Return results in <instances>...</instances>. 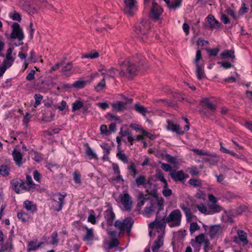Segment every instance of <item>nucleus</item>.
I'll use <instances>...</instances> for the list:
<instances>
[{"label": "nucleus", "instance_id": "nucleus-55", "mask_svg": "<svg viewBox=\"0 0 252 252\" xmlns=\"http://www.w3.org/2000/svg\"><path fill=\"white\" fill-rule=\"evenodd\" d=\"M119 243L117 239H112L108 245L109 249H111L113 248L116 247L119 245Z\"/></svg>", "mask_w": 252, "mask_h": 252}, {"label": "nucleus", "instance_id": "nucleus-29", "mask_svg": "<svg viewBox=\"0 0 252 252\" xmlns=\"http://www.w3.org/2000/svg\"><path fill=\"white\" fill-rule=\"evenodd\" d=\"M86 155L90 159H96L97 158V156L96 153L94 152V150L91 148L88 144L86 145V150L85 151Z\"/></svg>", "mask_w": 252, "mask_h": 252}, {"label": "nucleus", "instance_id": "nucleus-59", "mask_svg": "<svg viewBox=\"0 0 252 252\" xmlns=\"http://www.w3.org/2000/svg\"><path fill=\"white\" fill-rule=\"evenodd\" d=\"M10 66H8L7 64L4 63V62H3L0 67V77L2 76L7 68L10 67Z\"/></svg>", "mask_w": 252, "mask_h": 252}, {"label": "nucleus", "instance_id": "nucleus-12", "mask_svg": "<svg viewBox=\"0 0 252 252\" xmlns=\"http://www.w3.org/2000/svg\"><path fill=\"white\" fill-rule=\"evenodd\" d=\"M237 236L233 238V242L238 245L246 246L248 244L247 234L242 230H238L237 232Z\"/></svg>", "mask_w": 252, "mask_h": 252}, {"label": "nucleus", "instance_id": "nucleus-9", "mask_svg": "<svg viewBox=\"0 0 252 252\" xmlns=\"http://www.w3.org/2000/svg\"><path fill=\"white\" fill-rule=\"evenodd\" d=\"M203 227L206 231L208 229V234L211 239L218 237L222 232V229L220 225L216 224L210 226L203 225Z\"/></svg>", "mask_w": 252, "mask_h": 252}, {"label": "nucleus", "instance_id": "nucleus-48", "mask_svg": "<svg viewBox=\"0 0 252 252\" xmlns=\"http://www.w3.org/2000/svg\"><path fill=\"white\" fill-rule=\"evenodd\" d=\"M72 68V64L71 63H69L63 67L62 71L64 74L67 75L68 72L71 71Z\"/></svg>", "mask_w": 252, "mask_h": 252}, {"label": "nucleus", "instance_id": "nucleus-31", "mask_svg": "<svg viewBox=\"0 0 252 252\" xmlns=\"http://www.w3.org/2000/svg\"><path fill=\"white\" fill-rule=\"evenodd\" d=\"M134 108L137 112L141 114L144 116H146V114L148 112L147 108L140 103L135 104Z\"/></svg>", "mask_w": 252, "mask_h": 252}, {"label": "nucleus", "instance_id": "nucleus-47", "mask_svg": "<svg viewBox=\"0 0 252 252\" xmlns=\"http://www.w3.org/2000/svg\"><path fill=\"white\" fill-rule=\"evenodd\" d=\"M99 57V54L98 52L96 51L92 52L88 54H87L83 56V58H89V59H95Z\"/></svg>", "mask_w": 252, "mask_h": 252}, {"label": "nucleus", "instance_id": "nucleus-3", "mask_svg": "<svg viewBox=\"0 0 252 252\" xmlns=\"http://www.w3.org/2000/svg\"><path fill=\"white\" fill-rule=\"evenodd\" d=\"M12 32L9 35V38L12 39H17L19 43L15 44L16 46H18L23 44L22 40L24 38V33L22 29L20 27L17 23H13L11 25Z\"/></svg>", "mask_w": 252, "mask_h": 252}, {"label": "nucleus", "instance_id": "nucleus-7", "mask_svg": "<svg viewBox=\"0 0 252 252\" xmlns=\"http://www.w3.org/2000/svg\"><path fill=\"white\" fill-rule=\"evenodd\" d=\"M151 28L150 23L148 20L142 19L140 22L135 26V31L137 34H146Z\"/></svg>", "mask_w": 252, "mask_h": 252}, {"label": "nucleus", "instance_id": "nucleus-4", "mask_svg": "<svg viewBox=\"0 0 252 252\" xmlns=\"http://www.w3.org/2000/svg\"><path fill=\"white\" fill-rule=\"evenodd\" d=\"M166 223L167 222L164 217H157L154 221L149 224V226L152 228H156L160 235H163Z\"/></svg>", "mask_w": 252, "mask_h": 252}, {"label": "nucleus", "instance_id": "nucleus-57", "mask_svg": "<svg viewBox=\"0 0 252 252\" xmlns=\"http://www.w3.org/2000/svg\"><path fill=\"white\" fill-rule=\"evenodd\" d=\"M189 183L194 187H199L201 185V183L200 180L194 179H190L189 180Z\"/></svg>", "mask_w": 252, "mask_h": 252}, {"label": "nucleus", "instance_id": "nucleus-51", "mask_svg": "<svg viewBox=\"0 0 252 252\" xmlns=\"http://www.w3.org/2000/svg\"><path fill=\"white\" fill-rule=\"evenodd\" d=\"M198 210L202 213L205 214H210V213L207 211V207L203 204H199L197 206Z\"/></svg>", "mask_w": 252, "mask_h": 252}, {"label": "nucleus", "instance_id": "nucleus-60", "mask_svg": "<svg viewBox=\"0 0 252 252\" xmlns=\"http://www.w3.org/2000/svg\"><path fill=\"white\" fill-rule=\"evenodd\" d=\"M58 233L56 231L54 232L52 234V241L51 244L53 245H57L58 242Z\"/></svg>", "mask_w": 252, "mask_h": 252}, {"label": "nucleus", "instance_id": "nucleus-39", "mask_svg": "<svg viewBox=\"0 0 252 252\" xmlns=\"http://www.w3.org/2000/svg\"><path fill=\"white\" fill-rule=\"evenodd\" d=\"M106 87L105 79H103L94 86V90L97 92H99L104 89Z\"/></svg>", "mask_w": 252, "mask_h": 252}, {"label": "nucleus", "instance_id": "nucleus-34", "mask_svg": "<svg viewBox=\"0 0 252 252\" xmlns=\"http://www.w3.org/2000/svg\"><path fill=\"white\" fill-rule=\"evenodd\" d=\"M201 101L210 110L214 111L216 109L215 105L208 98H203Z\"/></svg>", "mask_w": 252, "mask_h": 252}, {"label": "nucleus", "instance_id": "nucleus-43", "mask_svg": "<svg viewBox=\"0 0 252 252\" xmlns=\"http://www.w3.org/2000/svg\"><path fill=\"white\" fill-rule=\"evenodd\" d=\"M10 171V168L7 165H2L0 166V174L3 176H7Z\"/></svg>", "mask_w": 252, "mask_h": 252}, {"label": "nucleus", "instance_id": "nucleus-50", "mask_svg": "<svg viewBox=\"0 0 252 252\" xmlns=\"http://www.w3.org/2000/svg\"><path fill=\"white\" fill-rule=\"evenodd\" d=\"M249 8L247 4H246L244 2L242 4L241 7L239 9L238 11V14L239 15H243L245 13H246L248 11Z\"/></svg>", "mask_w": 252, "mask_h": 252}, {"label": "nucleus", "instance_id": "nucleus-44", "mask_svg": "<svg viewBox=\"0 0 252 252\" xmlns=\"http://www.w3.org/2000/svg\"><path fill=\"white\" fill-rule=\"evenodd\" d=\"M156 204L154 202L151 203L149 206H147L145 209V212L150 214L156 211Z\"/></svg>", "mask_w": 252, "mask_h": 252}, {"label": "nucleus", "instance_id": "nucleus-32", "mask_svg": "<svg viewBox=\"0 0 252 252\" xmlns=\"http://www.w3.org/2000/svg\"><path fill=\"white\" fill-rule=\"evenodd\" d=\"M17 217L18 219L21 220L23 222H26L30 219V216L24 211H20L17 213Z\"/></svg>", "mask_w": 252, "mask_h": 252}, {"label": "nucleus", "instance_id": "nucleus-10", "mask_svg": "<svg viewBox=\"0 0 252 252\" xmlns=\"http://www.w3.org/2000/svg\"><path fill=\"white\" fill-rule=\"evenodd\" d=\"M190 244L192 247H195L197 244H203L205 249L209 248L210 245L209 240L206 238L204 234H200L191 240Z\"/></svg>", "mask_w": 252, "mask_h": 252}, {"label": "nucleus", "instance_id": "nucleus-63", "mask_svg": "<svg viewBox=\"0 0 252 252\" xmlns=\"http://www.w3.org/2000/svg\"><path fill=\"white\" fill-rule=\"evenodd\" d=\"M201 53L200 50H197L196 53V57L194 60V63L195 65H199L198 61L201 59Z\"/></svg>", "mask_w": 252, "mask_h": 252}, {"label": "nucleus", "instance_id": "nucleus-25", "mask_svg": "<svg viewBox=\"0 0 252 252\" xmlns=\"http://www.w3.org/2000/svg\"><path fill=\"white\" fill-rule=\"evenodd\" d=\"M12 156L14 161L17 165L19 166L23 163V156L19 151L14 149L12 152Z\"/></svg>", "mask_w": 252, "mask_h": 252}, {"label": "nucleus", "instance_id": "nucleus-61", "mask_svg": "<svg viewBox=\"0 0 252 252\" xmlns=\"http://www.w3.org/2000/svg\"><path fill=\"white\" fill-rule=\"evenodd\" d=\"M145 200L146 198L143 196V195H140L138 198V206L139 207H141L143 206L144 204H145Z\"/></svg>", "mask_w": 252, "mask_h": 252}, {"label": "nucleus", "instance_id": "nucleus-54", "mask_svg": "<svg viewBox=\"0 0 252 252\" xmlns=\"http://www.w3.org/2000/svg\"><path fill=\"white\" fill-rule=\"evenodd\" d=\"M9 17L13 20L15 21H17L20 22L21 20V17L19 13L17 12H14L13 14L11 13L9 14Z\"/></svg>", "mask_w": 252, "mask_h": 252}, {"label": "nucleus", "instance_id": "nucleus-27", "mask_svg": "<svg viewBox=\"0 0 252 252\" xmlns=\"http://www.w3.org/2000/svg\"><path fill=\"white\" fill-rule=\"evenodd\" d=\"M221 59L230 58L232 60L235 59L234 52L233 50H225L220 55Z\"/></svg>", "mask_w": 252, "mask_h": 252}, {"label": "nucleus", "instance_id": "nucleus-23", "mask_svg": "<svg viewBox=\"0 0 252 252\" xmlns=\"http://www.w3.org/2000/svg\"><path fill=\"white\" fill-rule=\"evenodd\" d=\"M14 48L10 47L6 51V58L3 62L5 64H7L8 66H11L14 61V58L12 56V53Z\"/></svg>", "mask_w": 252, "mask_h": 252}, {"label": "nucleus", "instance_id": "nucleus-35", "mask_svg": "<svg viewBox=\"0 0 252 252\" xmlns=\"http://www.w3.org/2000/svg\"><path fill=\"white\" fill-rule=\"evenodd\" d=\"M84 103L81 100H77L72 104V112L78 110L83 107Z\"/></svg>", "mask_w": 252, "mask_h": 252}, {"label": "nucleus", "instance_id": "nucleus-41", "mask_svg": "<svg viewBox=\"0 0 252 252\" xmlns=\"http://www.w3.org/2000/svg\"><path fill=\"white\" fill-rule=\"evenodd\" d=\"M117 157L123 162L126 163L128 162L127 157L125 154L121 150H119L117 153Z\"/></svg>", "mask_w": 252, "mask_h": 252}, {"label": "nucleus", "instance_id": "nucleus-49", "mask_svg": "<svg viewBox=\"0 0 252 252\" xmlns=\"http://www.w3.org/2000/svg\"><path fill=\"white\" fill-rule=\"evenodd\" d=\"M34 98L35 99V104L34 105V107L36 108L40 104L41 101L43 99V96L39 94H35L34 95Z\"/></svg>", "mask_w": 252, "mask_h": 252}, {"label": "nucleus", "instance_id": "nucleus-62", "mask_svg": "<svg viewBox=\"0 0 252 252\" xmlns=\"http://www.w3.org/2000/svg\"><path fill=\"white\" fill-rule=\"evenodd\" d=\"M130 127L133 128L136 131H140L141 132H142L144 129L142 128V127L138 125L135 124H131L129 126Z\"/></svg>", "mask_w": 252, "mask_h": 252}, {"label": "nucleus", "instance_id": "nucleus-1", "mask_svg": "<svg viewBox=\"0 0 252 252\" xmlns=\"http://www.w3.org/2000/svg\"><path fill=\"white\" fill-rule=\"evenodd\" d=\"M120 65L122 68L121 74H125L129 78L136 75L137 70L133 62L129 60H126Z\"/></svg>", "mask_w": 252, "mask_h": 252}, {"label": "nucleus", "instance_id": "nucleus-18", "mask_svg": "<svg viewBox=\"0 0 252 252\" xmlns=\"http://www.w3.org/2000/svg\"><path fill=\"white\" fill-rule=\"evenodd\" d=\"M23 207L32 214L36 212V205L30 200H26L23 202Z\"/></svg>", "mask_w": 252, "mask_h": 252}, {"label": "nucleus", "instance_id": "nucleus-56", "mask_svg": "<svg viewBox=\"0 0 252 252\" xmlns=\"http://www.w3.org/2000/svg\"><path fill=\"white\" fill-rule=\"evenodd\" d=\"M156 177L159 180H160L161 182H162L164 184L163 186H165V187H166V186H168V184H167V181L165 179V178L162 174L159 173L157 174Z\"/></svg>", "mask_w": 252, "mask_h": 252}, {"label": "nucleus", "instance_id": "nucleus-22", "mask_svg": "<svg viewBox=\"0 0 252 252\" xmlns=\"http://www.w3.org/2000/svg\"><path fill=\"white\" fill-rule=\"evenodd\" d=\"M180 207L184 212L188 219L191 218V213L190 211V205L188 201L183 202L180 204Z\"/></svg>", "mask_w": 252, "mask_h": 252}, {"label": "nucleus", "instance_id": "nucleus-28", "mask_svg": "<svg viewBox=\"0 0 252 252\" xmlns=\"http://www.w3.org/2000/svg\"><path fill=\"white\" fill-rule=\"evenodd\" d=\"M182 1V0H172L171 2L169 0V3L166 4L170 9L175 10L181 6Z\"/></svg>", "mask_w": 252, "mask_h": 252}, {"label": "nucleus", "instance_id": "nucleus-14", "mask_svg": "<svg viewBox=\"0 0 252 252\" xmlns=\"http://www.w3.org/2000/svg\"><path fill=\"white\" fill-rule=\"evenodd\" d=\"M163 12L162 9L157 3L154 1L152 2V6L151 9L150 17L155 21L160 19V16Z\"/></svg>", "mask_w": 252, "mask_h": 252}, {"label": "nucleus", "instance_id": "nucleus-42", "mask_svg": "<svg viewBox=\"0 0 252 252\" xmlns=\"http://www.w3.org/2000/svg\"><path fill=\"white\" fill-rule=\"evenodd\" d=\"M146 179L145 176L140 175L135 179V182L137 187L145 185L146 183Z\"/></svg>", "mask_w": 252, "mask_h": 252}, {"label": "nucleus", "instance_id": "nucleus-45", "mask_svg": "<svg viewBox=\"0 0 252 252\" xmlns=\"http://www.w3.org/2000/svg\"><path fill=\"white\" fill-rule=\"evenodd\" d=\"M13 249V246L11 241L7 242L5 245L1 247L0 250L2 252H10Z\"/></svg>", "mask_w": 252, "mask_h": 252}, {"label": "nucleus", "instance_id": "nucleus-17", "mask_svg": "<svg viewBox=\"0 0 252 252\" xmlns=\"http://www.w3.org/2000/svg\"><path fill=\"white\" fill-rule=\"evenodd\" d=\"M104 218L108 225H112L115 218V214L114 213L111 206H109L104 212Z\"/></svg>", "mask_w": 252, "mask_h": 252}, {"label": "nucleus", "instance_id": "nucleus-58", "mask_svg": "<svg viewBox=\"0 0 252 252\" xmlns=\"http://www.w3.org/2000/svg\"><path fill=\"white\" fill-rule=\"evenodd\" d=\"M106 118L112 121H117L119 123H120V119L119 117L112 115L111 114H108L106 116Z\"/></svg>", "mask_w": 252, "mask_h": 252}, {"label": "nucleus", "instance_id": "nucleus-52", "mask_svg": "<svg viewBox=\"0 0 252 252\" xmlns=\"http://www.w3.org/2000/svg\"><path fill=\"white\" fill-rule=\"evenodd\" d=\"M168 186H163L162 189V194L165 197H169L172 194V191L171 189L167 188Z\"/></svg>", "mask_w": 252, "mask_h": 252}, {"label": "nucleus", "instance_id": "nucleus-38", "mask_svg": "<svg viewBox=\"0 0 252 252\" xmlns=\"http://www.w3.org/2000/svg\"><path fill=\"white\" fill-rule=\"evenodd\" d=\"M192 151L197 155H205L210 157H216L215 154H211L208 152H204L203 151L198 150L197 149H193Z\"/></svg>", "mask_w": 252, "mask_h": 252}, {"label": "nucleus", "instance_id": "nucleus-6", "mask_svg": "<svg viewBox=\"0 0 252 252\" xmlns=\"http://www.w3.org/2000/svg\"><path fill=\"white\" fill-rule=\"evenodd\" d=\"M64 197L65 195H62L59 193L53 194L52 197L53 208L55 211L59 212L62 209L63 206L64 204Z\"/></svg>", "mask_w": 252, "mask_h": 252}, {"label": "nucleus", "instance_id": "nucleus-26", "mask_svg": "<svg viewBox=\"0 0 252 252\" xmlns=\"http://www.w3.org/2000/svg\"><path fill=\"white\" fill-rule=\"evenodd\" d=\"M170 176L175 181H181L185 179V175L182 171H179L178 172L172 171L170 173Z\"/></svg>", "mask_w": 252, "mask_h": 252}, {"label": "nucleus", "instance_id": "nucleus-64", "mask_svg": "<svg viewBox=\"0 0 252 252\" xmlns=\"http://www.w3.org/2000/svg\"><path fill=\"white\" fill-rule=\"evenodd\" d=\"M219 51L218 48H213L208 50V53L210 56H215L218 54Z\"/></svg>", "mask_w": 252, "mask_h": 252}, {"label": "nucleus", "instance_id": "nucleus-46", "mask_svg": "<svg viewBox=\"0 0 252 252\" xmlns=\"http://www.w3.org/2000/svg\"><path fill=\"white\" fill-rule=\"evenodd\" d=\"M200 229V226L197 223V222H193L190 223L189 227V231L191 234H193L196 231Z\"/></svg>", "mask_w": 252, "mask_h": 252}, {"label": "nucleus", "instance_id": "nucleus-2", "mask_svg": "<svg viewBox=\"0 0 252 252\" xmlns=\"http://www.w3.org/2000/svg\"><path fill=\"white\" fill-rule=\"evenodd\" d=\"M182 214L179 209L172 211L165 218L166 222L170 227L179 226L181 224Z\"/></svg>", "mask_w": 252, "mask_h": 252}, {"label": "nucleus", "instance_id": "nucleus-33", "mask_svg": "<svg viewBox=\"0 0 252 252\" xmlns=\"http://www.w3.org/2000/svg\"><path fill=\"white\" fill-rule=\"evenodd\" d=\"M196 70V74L197 77V78L199 80H201L205 77V75L203 67L200 65H197Z\"/></svg>", "mask_w": 252, "mask_h": 252}, {"label": "nucleus", "instance_id": "nucleus-30", "mask_svg": "<svg viewBox=\"0 0 252 252\" xmlns=\"http://www.w3.org/2000/svg\"><path fill=\"white\" fill-rule=\"evenodd\" d=\"M101 148L103 150V158L104 159H108V155L110 154V147L109 146V145L107 143H102L100 145Z\"/></svg>", "mask_w": 252, "mask_h": 252}, {"label": "nucleus", "instance_id": "nucleus-5", "mask_svg": "<svg viewBox=\"0 0 252 252\" xmlns=\"http://www.w3.org/2000/svg\"><path fill=\"white\" fill-rule=\"evenodd\" d=\"M133 223V221L131 219L127 218L123 221L117 220L114 223V225L122 231L126 230L128 233H129Z\"/></svg>", "mask_w": 252, "mask_h": 252}, {"label": "nucleus", "instance_id": "nucleus-8", "mask_svg": "<svg viewBox=\"0 0 252 252\" xmlns=\"http://www.w3.org/2000/svg\"><path fill=\"white\" fill-rule=\"evenodd\" d=\"M55 85L54 80L51 77H48L42 80L38 84V90L42 93H47L49 90L53 88Z\"/></svg>", "mask_w": 252, "mask_h": 252}, {"label": "nucleus", "instance_id": "nucleus-24", "mask_svg": "<svg viewBox=\"0 0 252 252\" xmlns=\"http://www.w3.org/2000/svg\"><path fill=\"white\" fill-rule=\"evenodd\" d=\"M167 129L171 130L173 132H176L179 134H183L184 131L182 130L181 128L179 125L174 124L173 122L168 121H167Z\"/></svg>", "mask_w": 252, "mask_h": 252}, {"label": "nucleus", "instance_id": "nucleus-40", "mask_svg": "<svg viewBox=\"0 0 252 252\" xmlns=\"http://www.w3.org/2000/svg\"><path fill=\"white\" fill-rule=\"evenodd\" d=\"M209 208L210 209L212 214L220 212L221 210V208L216 203H213L209 205Z\"/></svg>", "mask_w": 252, "mask_h": 252}, {"label": "nucleus", "instance_id": "nucleus-37", "mask_svg": "<svg viewBox=\"0 0 252 252\" xmlns=\"http://www.w3.org/2000/svg\"><path fill=\"white\" fill-rule=\"evenodd\" d=\"M87 82L82 79L78 80L72 85V87L80 89L84 88L86 85Z\"/></svg>", "mask_w": 252, "mask_h": 252}, {"label": "nucleus", "instance_id": "nucleus-11", "mask_svg": "<svg viewBox=\"0 0 252 252\" xmlns=\"http://www.w3.org/2000/svg\"><path fill=\"white\" fill-rule=\"evenodd\" d=\"M120 201L124 207L125 210L130 211L132 208L133 202L129 194L126 192L120 195Z\"/></svg>", "mask_w": 252, "mask_h": 252}, {"label": "nucleus", "instance_id": "nucleus-13", "mask_svg": "<svg viewBox=\"0 0 252 252\" xmlns=\"http://www.w3.org/2000/svg\"><path fill=\"white\" fill-rule=\"evenodd\" d=\"M12 189L17 193H20L24 190H28L29 189L26 187L25 183L20 179H14L11 181Z\"/></svg>", "mask_w": 252, "mask_h": 252}, {"label": "nucleus", "instance_id": "nucleus-15", "mask_svg": "<svg viewBox=\"0 0 252 252\" xmlns=\"http://www.w3.org/2000/svg\"><path fill=\"white\" fill-rule=\"evenodd\" d=\"M81 230L84 232V235L82 239L84 241H93L94 237V230L93 228H89L87 226H82Z\"/></svg>", "mask_w": 252, "mask_h": 252}, {"label": "nucleus", "instance_id": "nucleus-53", "mask_svg": "<svg viewBox=\"0 0 252 252\" xmlns=\"http://www.w3.org/2000/svg\"><path fill=\"white\" fill-rule=\"evenodd\" d=\"M30 54L31 56L28 59V60H30V61L33 63H36L39 61H42L41 60H40V58L39 57L35 56L33 51H32Z\"/></svg>", "mask_w": 252, "mask_h": 252}, {"label": "nucleus", "instance_id": "nucleus-21", "mask_svg": "<svg viewBox=\"0 0 252 252\" xmlns=\"http://www.w3.org/2000/svg\"><path fill=\"white\" fill-rule=\"evenodd\" d=\"M125 2V10L129 14H132L131 10H133L135 6L136 3V0H124Z\"/></svg>", "mask_w": 252, "mask_h": 252}, {"label": "nucleus", "instance_id": "nucleus-36", "mask_svg": "<svg viewBox=\"0 0 252 252\" xmlns=\"http://www.w3.org/2000/svg\"><path fill=\"white\" fill-rule=\"evenodd\" d=\"M42 244V243H39V244H37V243L35 242L31 241L29 242L28 244V251L30 252L32 251L36 250L41 246Z\"/></svg>", "mask_w": 252, "mask_h": 252}, {"label": "nucleus", "instance_id": "nucleus-19", "mask_svg": "<svg viewBox=\"0 0 252 252\" xmlns=\"http://www.w3.org/2000/svg\"><path fill=\"white\" fill-rule=\"evenodd\" d=\"M163 245V235H159L152 247L153 252H157Z\"/></svg>", "mask_w": 252, "mask_h": 252}, {"label": "nucleus", "instance_id": "nucleus-16", "mask_svg": "<svg viewBox=\"0 0 252 252\" xmlns=\"http://www.w3.org/2000/svg\"><path fill=\"white\" fill-rule=\"evenodd\" d=\"M126 101L125 102L122 101H117L116 102L112 104L113 111L115 112H120L123 111L126 109V103H131L132 102V99L131 98H126L124 97Z\"/></svg>", "mask_w": 252, "mask_h": 252}, {"label": "nucleus", "instance_id": "nucleus-20", "mask_svg": "<svg viewBox=\"0 0 252 252\" xmlns=\"http://www.w3.org/2000/svg\"><path fill=\"white\" fill-rule=\"evenodd\" d=\"M206 20L209 24V28L210 29H218L220 26V23L218 21L215 17L211 15H208L206 18Z\"/></svg>", "mask_w": 252, "mask_h": 252}]
</instances>
